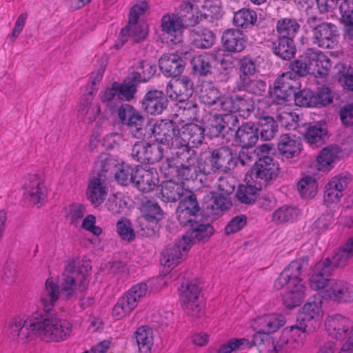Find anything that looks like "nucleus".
Segmentation results:
<instances>
[{
    "instance_id": "45",
    "label": "nucleus",
    "mask_w": 353,
    "mask_h": 353,
    "mask_svg": "<svg viewBox=\"0 0 353 353\" xmlns=\"http://www.w3.org/2000/svg\"><path fill=\"white\" fill-rule=\"evenodd\" d=\"M257 15L254 10L243 8L234 13V24L239 28H248L255 24Z\"/></svg>"
},
{
    "instance_id": "47",
    "label": "nucleus",
    "mask_w": 353,
    "mask_h": 353,
    "mask_svg": "<svg viewBox=\"0 0 353 353\" xmlns=\"http://www.w3.org/2000/svg\"><path fill=\"white\" fill-rule=\"evenodd\" d=\"M174 160H168L162 166L163 170L168 168V172L166 174L174 176L177 174L181 179H188L192 176V172H196V167L189 164L188 165H181L180 167L174 165Z\"/></svg>"
},
{
    "instance_id": "18",
    "label": "nucleus",
    "mask_w": 353,
    "mask_h": 353,
    "mask_svg": "<svg viewBox=\"0 0 353 353\" xmlns=\"http://www.w3.org/2000/svg\"><path fill=\"white\" fill-rule=\"evenodd\" d=\"M100 112L99 104L94 102L93 95L89 93L81 100L77 115L79 121L85 124H90L97 119Z\"/></svg>"
},
{
    "instance_id": "19",
    "label": "nucleus",
    "mask_w": 353,
    "mask_h": 353,
    "mask_svg": "<svg viewBox=\"0 0 353 353\" xmlns=\"http://www.w3.org/2000/svg\"><path fill=\"white\" fill-rule=\"evenodd\" d=\"M190 248V244L185 239L179 240L173 245L167 247L163 251L161 263L168 268L177 265Z\"/></svg>"
},
{
    "instance_id": "51",
    "label": "nucleus",
    "mask_w": 353,
    "mask_h": 353,
    "mask_svg": "<svg viewBox=\"0 0 353 353\" xmlns=\"http://www.w3.org/2000/svg\"><path fill=\"white\" fill-rule=\"evenodd\" d=\"M135 169L132 166L122 163L119 164L115 172L116 180L123 185L133 183Z\"/></svg>"
},
{
    "instance_id": "36",
    "label": "nucleus",
    "mask_w": 353,
    "mask_h": 353,
    "mask_svg": "<svg viewBox=\"0 0 353 353\" xmlns=\"http://www.w3.org/2000/svg\"><path fill=\"white\" fill-rule=\"evenodd\" d=\"M59 296L60 290L57 282L52 278L48 279L40 296V301L43 307L49 310L57 301Z\"/></svg>"
},
{
    "instance_id": "56",
    "label": "nucleus",
    "mask_w": 353,
    "mask_h": 353,
    "mask_svg": "<svg viewBox=\"0 0 353 353\" xmlns=\"http://www.w3.org/2000/svg\"><path fill=\"white\" fill-rule=\"evenodd\" d=\"M294 103L296 105L303 107L316 106L314 94L310 90H303L299 92L293 93Z\"/></svg>"
},
{
    "instance_id": "14",
    "label": "nucleus",
    "mask_w": 353,
    "mask_h": 353,
    "mask_svg": "<svg viewBox=\"0 0 353 353\" xmlns=\"http://www.w3.org/2000/svg\"><path fill=\"white\" fill-rule=\"evenodd\" d=\"M183 26L177 14H167L161 21V36L168 43L176 44L181 40Z\"/></svg>"
},
{
    "instance_id": "40",
    "label": "nucleus",
    "mask_w": 353,
    "mask_h": 353,
    "mask_svg": "<svg viewBox=\"0 0 353 353\" xmlns=\"http://www.w3.org/2000/svg\"><path fill=\"white\" fill-rule=\"evenodd\" d=\"M300 214L301 212L297 208L283 205L272 213V219L276 224L290 223L296 221Z\"/></svg>"
},
{
    "instance_id": "6",
    "label": "nucleus",
    "mask_w": 353,
    "mask_h": 353,
    "mask_svg": "<svg viewBox=\"0 0 353 353\" xmlns=\"http://www.w3.org/2000/svg\"><path fill=\"white\" fill-rule=\"evenodd\" d=\"M37 322L36 314L29 316L26 319L21 318L12 319L7 330L8 339L21 344L32 341L37 336Z\"/></svg>"
},
{
    "instance_id": "20",
    "label": "nucleus",
    "mask_w": 353,
    "mask_h": 353,
    "mask_svg": "<svg viewBox=\"0 0 353 353\" xmlns=\"http://www.w3.org/2000/svg\"><path fill=\"white\" fill-rule=\"evenodd\" d=\"M135 86L131 83H119L114 82L101 94V101L109 102L116 99L130 101L135 93Z\"/></svg>"
},
{
    "instance_id": "16",
    "label": "nucleus",
    "mask_w": 353,
    "mask_h": 353,
    "mask_svg": "<svg viewBox=\"0 0 353 353\" xmlns=\"http://www.w3.org/2000/svg\"><path fill=\"white\" fill-rule=\"evenodd\" d=\"M179 130L172 121L161 120L153 126L152 134L158 141L169 148H176L175 141L179 138Z\"/></svg>"
},
{
    "instance_id": "43",
    "label": "nucleus",
    "mask_w": 353,
    "mask_h": 353,
    "mask_svg": "<svg viewBox=\"0 0 353 353\" xmlns=\"http://www.w3.org/2000/svg\"><path fill=\"white\" fill-rule=\"evenodd\" d=\"M137 307V305L125 294L121 296L112 309V316L116 319H122L130 314Z\"/></svg>"
},
{
    "instance_id": "62",
    "label": "nucleus",
    "mask_w": 353,
    "mask_h": 353,
    "mask_svg": "<svg viewBox=\"0 0 353 353\" xmlns=\"http://www.w3.org/2000/svg\"><path fill=\"white\" fill-rule=\"evenodd\" d=\"M333 219L330 214H323L319 216L311 225L312 232L316 234L324 232L332 223Z\"/></svg>"
},
{
    "instance_id": "33",
    "label": "nucleus",
    "mask_w": 353,
    "mask_h": 353,
    "mask_svg": "<svg viewBox=\"0 0 353 353\" xmlns=\"http://www.w3.org/2000/svg\"><path fill=\"white\" fill-rule=\"evenodd\" d=\"M278 149L281 154L285 158H293L299 154L301 144L299 139L289 134H283L278 143Z\"/></svg>"
},
{
    "instance_id": "42",
    "label": "nucleus",
    "mask_w": 353,
    "mask_h": 353,
    "mask_svg": "<svg viewBox=\"0 0 353 353\" xmlns=\"http://www.w3.org/2000/svg\"><path fill=\"white\" fill-rule=\"evenodd\" d=\"M274 52L285 60L293 58L296 53V47L292 39L279 38L274 43Z\"/></svg>"
},
{
    "instance_id": "63",
    "label": "nucleus",
    "mask_w": 353,
    "mask_h": 353,
    "mask_svg": "<svg viewBox=\"0 0 353 353\" xmlns=\"http://www.w3.org/2000/svg\"><path fill=\"white\" fill-rule=\"evenodd\" d=\"M148 292V288L145 283H139L130 288V289L125 292L131 300H132L137 305L140 301L146 296Z\"/></svg>"
},
{
    "instance_id": "37",
    "label": "nucleus",
    "mask_w": 353,
    "mask_h": 353,
    "mask_svg": "<svg viewBox=\"0 0 353 353\" xmlns=\"http://www.w3.org/2000/svg\"><path fill=\"white\" fill-rule=\"evenodd\" d=\"M340 149L337 146H329L323 148L316 158L318 170L328 171L332 164L339 158Z\"/></svg>"
},
{
    "instance_id": "39",
    "label": "nucleus",
    "mask_w": 353,
    "mask_h": 353,
    "mask_svg": "<svg viewBox=\"0 0 353 353\" xmlns=\"http://www.w3.org/2000/svg\"><path fill=\"white\" fill-rule=\"evenodd\" d=\"M191 228L183 236L188 242L190 243L194 241H204L208 239L213 234V228L210 224H199L197 223H190Z\"/></svg>"
},
{
    "instance_id": "24",
    "label": "nucleus",
    "mask_w": 353,
    "mask_h": 353,
    "mask_svg": "<svg viewBox=\"0 0 353 353\" xmlns=\"http://www.w3.org/2000/svg\"><path fill=\"white\" fill-rule=\"evenodd\" d=\"M259 139V128L252 122L241 125L236 131L234 144L243 149L253 147Z\"/></svg>"
},
{
    "instance_id": "50",
    "label": "nucleus",
    "mask_w": 353,
    "mask_h": 353,
    "mask_svg": "<svg viewBox=\"0 0 353 353\" xmlns=\"http://www.w3.org/2000/svg\"><path fill=\"white\" fill-rule=\"evenodd\" d=\"M256 126L259 128L261 139L266 141L272 139L277 131V125L272 117L261 119Z\"/></svg>"
},
{
    "instance_id": "32",
    "label": "nucleus",
    "mask_w": 353,
    "mask_h": 353,
    "mask_svg": "<svg viewBox=\"0 0 353 353\" xmlns=\"http://www.w3.org/2000/svg\"><path fill=\"white\" fill-rule=\"evenodd\" d=\"M177 16L183 26H194L201 19L202 14L196 6L190 2H183L179 7Z\"/></svg>"
},
{
    "instance_id": "38",
    "label": "nucleus",
    "mask_w": 353,
    "mask_h": 353,
    "mask_svg": "<svg viewBox=\"0 0 353 353\" xmlns=\"http://www.w3.org/2000/svg\"><path fill=\"white\" fill-rule=\"evenodd\" d=\"M300 28L295 19L283 18L278 20L276 31L279 38L294 39Z\"/></svg>"
},
{
    "instance_id": "48",
    "label": "nucleus",
    "mask_w": 353,
    "mask_h": 353,
    "mask_svg": "<svg viewBox=\"0 0 353 353\" xmlns=\"http://www.w3.org/2000/svg\"><path fill=\"white\" fill-rule=\"evenodd\" d=\"M156 66L148 61L140 62L134 70L133 79L137 81H147L156 72Z\"/></svg>"
},
{
    "instance_id": "11",
    "label": "nucleus",
    "mask_w": 353,
    "mask_h": 353,
    "mask_svg": "<svg viewBox=\"0 0 353 353\" xmlns=\"http://www.w3.org/2000/svg\"><path fill=\"white\" fill-rule=\"evenodd\" d=\"M324 299L338 303L353 302V285L344 280L335 279L330 282L326 290L321 291Z\"/></svg>"
},
{
    "instance_id": "2",
    "label": "nucleus",
    "mask_w": 353,
    "mask_h": 353,
    "mask_svg": "<svg viewBox=\"0 0 353 353\" xmlns=\"http://www.w3.org/2000/svg\"><path fill=\"white\" fill-rule=\"evenodd\" d=\"M308 264L307 258L294 260L282 271L276 279L274 288L283 290V303L288 307H294L301 304L305 298V286L300 279L302 270Z\"/></svg>"
},
{
    "instance_id": "46",
    "label": "nucleus",
    "mask_w": 353,
    "mask_h": 353,
    "mask_svg": "<svg viewBox=\"0 0 353 353\" xmlns=\"http://www.w3.org/2000/svg\"><path fill=\"white\" fill-rule=\"evenodd\" d=\"M297 189L303 198L312 199L317 193L318 184L314 177L305 176L298 182Z\"/></svg>"
},
{
    "instance_id": "58",
    "label": "nucleus",
    "mask_w": 353,
    "mask_h": 353,
    "mask_svg": "<svg viewBox=\"0 0 353 353\" xmlns=\"http://www.w3.org/2000/svg\"><path fill=\"white\" fill-rule=\"evenodd\" d=\"M201 101L209 105H218V101L221 99L219 90L213 86L203 87L200 94Z\"/></svg>"
},
{
    "instance_id": "27",
    "label": "nucleus",
    "mask_w": 353,
    "mask_h": 353,
    "mask_svg": "<svg viewBox=\"0 0 353 353\" xmlns=\"http://www.w3.org/2000/svg\"><path fill=\"white\" fill-rule=\"evenodd\" d=\"M230 206L228 198L210 192L205 196L203 204V212L208 216L214 217Z\"/></svg>"
},
{
    "instance_id": "29",
    "label": "nucleus",
    "mask_w": 353,
    "mask_h": 353,
    "mask_svg": "<svg viewBox=\"0 0 353 353\" xmlns=\"http://www.w3.org/2000/svg\"><path fill=\"white\" fill-rule=\"evenodd\" d=\"M157 173L153 169L138 168L135 170L133 183L142 192H150L157 185Z\"/></svg>"
},
{
    "instance_id": "9",
    "label": "nucleus",
    "mask_w": 353,
    "mask_h": 353,
    "mask_svg": "<svg viewBox=\"0 0 353 353\" xmlns=\"http://www.w3.org/2000/svg\"><path fill=\"white\" fill-rule=\"evenodd\" d=\"M252 157L247 154L245 157L244 152H242L238 159L236 154H233L231 149L228 147H221L212 152L210 163L212 170L227 171L235 167L237 161L239 160L242 165H245L248 160H251Z\"/></svg>"
},
{
    "instance_id": "3",
    "label": "nucleus",
    "mask_w": 353,
    "mask_h": 353,
    "mask_svg": "<svg viewBox=\"0 0 353 353\" xmlns=\"http://www.w3.org/2000/svg\"><path fill=\"white\" fill-rule=\"evenodd\" d=\"M37 336L47 342H57L65 339L71 332L72 325L66 320L57 316L36 314Z\"/></svg>"
},
{
    "instance_id": "4",
    "label": "nucleus",
    "mask_w": 353,
    "mask_h": 353,
    "mask_svg": "<svg viewBox=\"0 0 353 353\" xmlns=\"http://www.w3.org/2000/svg\"><path fill=\"white\" fill-rule=\"evenodd\" d=\"M305 30L308 39L319 47L334 48L338 44L336 27L331 23H322L316 17L307 19Z\"/></svg>"
},
{
    "instance_id": "54",
    "label": "nucleus",
    "mask_w": 353,
    "mask_h": 353,
    "mask_svg": "<svg viewBox=\"0 0 353 353\" xmlns=\"http://www.w3.org/2000/svg\"><path fill=\"white\" fill-rule=\"evenodd\" d=\"M249 347H250V343L247 339H232L223 344L218 350L217 353H232Z\"/></svg>"
},
{
    "instance_id": "44",
    "label": "nucleus",
    "mask_w": 353,
    "mask_h": 353,
    "mask_svg": "<svg viewBox=\"0 0 353 353\" xmlns=\"http://www.w3.org/2000/svg\"><path fill=\"white\" fill-rule=\"evenodd\" d=\"M191 39L195 46L199 48H209L214 43V33L207 28H197L191 33Z\"/></svg>"
},
{
    "instance_id": "23",
    "label": "nucleus",
    "mask_w": 353,
    "mask_h": 353,
    "mask_svg": "<svg viewBox=\"0 0 353 353\" xmlns=\"http://www.w3.org/2000/svg\"><path fill=\"white\" fill-rule=\"evenodd\" d=\"M199 210L196 197L191 192L190 196H186L180 201L176 209L177 219L182 225H187L194 221Z\"/></svg>"
},
{
    "instance_id": "53",
    "label": "nucleus",
    "mask_w": 353,
    "mask_h": 353,
    "mask_svg": "<svg viewBox=\"0 0 353 353\" xmlns=\"http://www.w3.org/2000/svg\"><path fill=\"white\" fill-rule=\"evenodd\" d=\"M212 57L207 54L195 57L192 60V68L200 74L206 75L212 68Z\"/></svg>"
},
{
    "instance_id": "7",
    "label": "nucleus",
    "mask_w": 353,
    "mask_h": 353,
    "mask_svg": "<svg viewBox=\"0 0 353 353\" xmlns=\"http://www.w3.org/2000/svg\"><path fill=\"white\" fill-rule=\"evenodd\" d=\"M179 292L182 307L188 315L199 316L203 314V303L201 289L196 282L183 284Z\"/></svg>"
},
{
    "instance_id": "57",
    "label": "nucleus",
    "mask_w": 353,
    "mask_h": 353,
    "mask_svg": "<svg viewBox=\"0 0 353 353\" xmlns=\"http://www.w3.org/2000/svg\"><path fill=\"white\" fill-rule=\"evenodd\" d=\"M308 276L309 285L314 290H326L330 285V282L335 280L312 271H310Z\"/></svg>"
},
{
    "instance_id": "41",
    "label": "nucleus",
    "mask_w": 353,
    "mask_h": 353,
    "mask_svg": "<svg viewBox=\"0 0 353 353\" xmlns=\"http://www.w3.org/2000/svg\"><path fill=\"white\" fill-rule=\"evenodd\" d=\"M126 34L134 41L139 42L145 38L148 34V26L143 21L129 19L128 24L122 29V35Z\"/></svg>"
},
{
    "instance_id": "1",
    "label": "nucleus",
    "mask_w": 353,
    "mask_h": 353,
    "mask_svg": "<svg viewBox=\"0 0 353 353\" xmlns=\"http://www.w3.org/2000/svg\"><path fill=\"white\" fill-rule=\"evenodd\" d=\"M323 315L320 300L307 302L301 309L297 323L284 328L274 345L276 353H292L303 343L306 334L314 332L321 324Z\"/></svg>"
},
{
    "instance_id": "31",
    "label": "nucleus",
    "mask_w": 353,
    "mask_h": 353,
    "mask_svg": "<svg viewBox=\"0 0 353 353\" xmlns=\"http://www.w3.org/2000/svg\"><path fill=\"white\" fill-rule=\"evenodd\" d=\"M222 42L226 50L230 52H241L246 46L243 33L236 29H228L222 36Z\"/></svg>"
},
{
    "instance_id": "17",
    "label": "nucleus",
    "mask_w": 353,
    "mask_h": 353,
    "mask_svg": "<svg viewBox=\"0 0 353 353\" xmlns=\"http://www.w3.org/2000/svg\"><path fill=\"white\" fill-rule=\"evenodd\" d=\"M308 68L314 77H324L331 67L329 59L319 50L308 49L304 52Z\"/></svg>"
},
{
    "instance_id": "12",
    "label": "nucleus",
    "mask_w": 353,
    "mask_h": 353,
    "mask_svg": "<svg viewBox=\"0 0 353 353\" xmlns=\"http://www.w3.org/2000/svg\"><path fill=\"white\" fill-rule=\"evenodd\" d=\"M279 164L272 157L258 159L254 167L251 170L248 176L255 181L264 186L268 181L275 178L279 174Z\"/></svg>"
},
{
    "instance_id": "28",
    "label": "nucleus",
    "mask_w": 353,
    "mask_h": 353,
    "mask_svg": "<svg viewBox=\"0 0 353 353\" xmlns=\"http://www.w3.org/2000/svg\"><path fill=\"white\" fill-rule=\"evenodd\" d=\"M161 72L167 77H176L184 69L185 62L183 59L176 54L163 55L159 61Z\"/></svg>"
},
{
    "instance_id": "15",
    "label": "nucleus",
    "mask_w": 353,
    "mask_h": 353,
    "mask_svg": "<svg viewBox=\"0 0 353 353\" xmlns=\"http://www.w3.org/2000/svg\"><path fill=\"white\" fill-rule=\"evenodd\" d=\"M142 211L143 214L139 219V226L143 231L142 234L151 236L154 234L157 228L161 209L157 203L147 201L143 204Z\"/></svg>"
},
{
    "instance_id": "22",
    "label": "nucleus",
    "mask_w": 353,
    "mask_h": 353,
    "mask_svg": "<svg viewBox=\"0 0 353 353\" xmlns=\"http://www.w3.org/2000/svg\"><path fill=\"white\" fill-rule=\"evenodd\" d=\"M168 101L162 91L152 90L148 91L142 101L143 108L150 114H161L166 108Z\"/></svg>"
},
{
    "instance_id": "10",
    "label": "nucleus",
    "mask_w": 353,
    "mask_h": 353,
    "mask_svg": "<svg viewBox=\"0 0 353 353\" xmlns=\"http://www.w3.org/2000/svg\"><path fill=\"white\" fill-rule=\"evenodd\" d=\"M24 194L33 205L41 206L46 201L48 187L42 175L32 174L24 178L23 183Z\"/></svg>"
},
{
    "instance_id": "49",
    "label": "nucleus",
    "mask_w": 353,
    "mask_h": 353,
    "mask_svg": "<svg viewBox=\"0 0 353 353\" xmlns=\"http://www.w3.org/2000/svg\"><path fill=\"white\" fill-rule=\"evenodd\" d=\"M353 256V239H350L345 246L338 251L332 258V262L336 267L345 266Z\"/></svg>"
},
{
    "instance_id": "64",
    "label": "nucleus",
    "mask_w": 353,
    "mask_h": 353,
    "mask_svg": "<svg viewBox=\"0 0 353 353\" xmlns=\"http://www.w3.org/2000/svg\"><path fill=\"white\" fill-rule=\"evenodd\" d=\"M334 270V265L329 258L319 261L310 268V271L327 277H330Z\"/></svg>"
},
{
    "instance_id": "35",
    "label": "nucleus",
    "mask_w": 353,
    "mask_h": 353,
    "mask_svg": "<svg viewBox=\"0 0 353 353\" xmlns=\"http://www.w3.org/2000/svg\"><path fill=\"white\" fill-rule=\"evenodd\" d=\"M245 180L247 185H241L239 187L236 197L242 203H251L255 201L257 192L260 190L263 186L261 185L260 183L251 179L250 176H248L247 174Z\"/></svg>"
},
{
    "instance_id": "55",
    "label": "nucleus",
    "mask_w": 353,
    "mask_h": 353,
    "mask_svg": "<svg viewBox=\"0 0 353 353\" xmlns=\"http://www.w3.org/2000/svg\"><path fill=\"white\" fill-rule=\"evenodd\" d=\"M326 133L327 130L323 125L316 123L307 127L305 137L310 144H314L323 139Z\"/></svg>"
},
{
    "instance_id": "34",
    "label": "nucleus",
    "mask_w": 353,
    "mask_h": 353,
    "mask_svg": "<svg viewBox=\"0 0 353 353\" xmlns=\"http://www.w3.org/2000/svg\"><path fill=\"white\" fill-rule=\"evenodd\" d=\"M139 353H151L154 345V332L149 326H141L134 333Z\"/></svg>"
},
{
    "instance_id": "5",
    "label": "nucleus",
    "mask_w": 353,
    "mask_h": 353,
    "mask_svg": "<svg viewBox=\"0 0 353 353\" xmlns=\"http://www.w3.org/2000/svg\"><path fill=\"white\" fill-rule=\"evenodd\" d=\"M89 270L87 267L77 268L74 261H68L65 265L61 291L66 299H72L83 292L88 283Z\"/></svg>"
},
{
    "instance_id": "30",
    "label": "nucleus",
    "mask_w": 353,
    "mask_h": 353,
    "mask_svg": "<svg viewBox=\"0 0 353 353\" xmlns=\"http://www.w3.org/2000/svg\"><path fill=\"white\" fill-rule=\"evenodd\" d=\"M108 194L105 182L101 176L92 178L88 184L86 195L88 199L95 207L100 205Z\"/></svg>"
},
{
    "instance_id": "60",
    "label": "nucleus",
    "mask_w": 353,
    "mask_h": 353,
    "mask_svg": "<svg viewBox=\"0 0 353 353\" xmlns=\"http://www.w3.org/2000/svg\"><path fill=\"white\" fill-rule=\"evenodd\" d=\"M236 181L230 175L219 177L216 183L217 189L219 192V196H226L232 194L235 188Z\"/></svg>"
},
{
    "instance_id": "21",
    "label": "nucleus",
    "mask_w": 353,
    "mask_h": 353,
    "mask_svg": "<svg viewBox=\"0 0 353 353\" xmlns=\"http://www.w3.org/2000/svg\"><path fill=\"white\" fill-rule=\"evenodd\" d=\"M166 94L172 100L183 102L192 93V83L187 77L171 81L166 87Z\"/></svg>"
},
{
    "instance_id": "26",
    "label": "nucleus",
    "mask_w": 353,
    "mask_h": 353,
    "mask_svg": "<svg viewBox=\"0 0 353 353\" xmlns=\"http://www.w3.org/2000/svg\"><path fill=\"white\" fill-rule=\"evenodd\" d=\"M191 192L185 188L183 182L178 183L170 180L162 183L159 196L165 202H175L188 195L190 196Z\"/></svg>"
},
{
    "instance_id": "8",
    "label": "nucleus",
    "mask_w": 353,
    "mask_h": 353,
    "mask_svg": "<svg viewBox=\"0 0 353 353\" xmlns=\"http://www.w3.org/2000/svg\"><path fill=\"white\" fill-rule=\"evenodd\" d=\"M325 325L330 336L338 341L346 340L345 344L353 347V322L350 319L334 314L326 319Z\"/></svg>"
},
{
    "instance_id": "13",
    "label": "nucleus",
    "mask_w": 353,
    "mask_h": 353,
    "mask_svg": "<svg viewBox=\"0 0 353 353\" xmlns=\"http://www.w3.org/2000/svg\"><path fill=\"white\" fill-rule=\"evenodd\" d=\"M204 130L195 123L183 125L179 130V138L176 139V148L188 152L190 147H197L203 139Z\"/></svg>"
},
{
    "instance_id": "52",
    "label": "nucleus",
    "mask_w": 353,
    "mask_h": 353,
    "mask_svg": "<svg viewBox=\"0 0 353 353\" xmlns=\"http://www.w3.org/2000/svg\"><path fill=\"white\" fill-rule=\"evenodd\" d=\"M276 86H280L284 90L294 93V90L296 89L299 86L297 75L294 72H286L282 74L277 78L275 83Z\"/></svg>"
},
{
    "instance_id": "61",
    "label": "nucleus",
    "mask_w": 353,
    "mask_h": 353,
    "mask_svg": "<svg viewBox=\"0 0 353 353\" xmlns=\"http://www.w3.org/2000/svg\"><path fill=\"white\" fill-rule=\"evenodd\" d=\"M144 123V118L143 116L136 110L132 115V118L129 119L127 125L130 128L133 136L136 138L140 139L144 136L143 133V125Z\"/></svg>"
},
{
    "instance_id": "25",
    "label": "nucleus",
    "mask_w": 353,
    "mask_h": 353,
    "mask_svg": "<svg viewBox=\"0 0 353 353\" xmlns=\"http://www.w3.org/2000/svg\"><path fill=\"white\" fill-rule=\"evenodd\" d=\"M238 119L235 115L230 114H214L208 119L206 130L211 137L219 136L221 132L228 128L230 130L236 125Z\"/></svg>"
},
{
    "instance_id": "59",
    "label": "nucleus",
    "mask_w": 353,
    "mask_h": 353,
    "mask_svg": "<svg viewBox=\"0 0 353 353\" xmlns=\"http://www.w3.org/2000/svg\"><path fill=\"white\" fill-rule=\"evenodd\" d=\"M106 207L113 214L123 212L127 208V202L120 194L110 195Z\"/></svg>"
}]
</instances>
